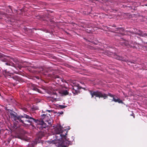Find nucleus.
Masks as SVG:
<instances>
[{"mask_svg":"<svg viewBox=\"0 0 147 147\" xmlns=\"http://www.w3.org/2000/svg\"><path fill=\"white\" fill-rule=\"evenodd\" d=\"M56 139L52 141H47L46 143L55 144L58 147H67L70 143L68 138L66 136L68 130L64 129L61 125L57 126L55 129Z\"/></svg>","mask_w":147,"mask_h":147,"instance_id":"nucleus-1","label":"nucleus"},{"mask_svg":"<svg viewBox=\"0 0 147 147\" xmlns=\"http://www.w3.org/2000/svg\"><path fill=\"white\" fill-rule=\"evenodd\" d=\"M10 114L11 117L15 120V121H17V122H20L24 123V122L21 119L22 118H25L26 119L30 118L34 120L35 122L37 123V127L38 128H41L42 127H45L47 126L46 124L44 123L42 121L35 120L33 118L26 114H24L23 115H21L18 117L16 116L17 114L14 112L13 113L11 112L10 113Z\"/></svg>","mask_w":147,"mask_h":147,"instance_id":"nucleus-2","label":"nucleus"},{"mask_svg":"<svg viewBox=\"0 0 147 147\" xmlns=\"http://www.w3.org/2000/svg\"><path fill=\"white\" fill-rule=\"evenodd\" d=\"M43 119V120H38V121H42L44 123H45L46 125V126L45 127H42L41 128H38L37 127V123H36L32 119H31L30 118H29L28 119H30L31 120H22L24 122V123H24L25 124H27L28 125L29 124H30L32 122V120H33L34 121V122L36 123V127L38 129H39L40 130H41L43 128H45L46 127H47V126H48L49 124H50V123H51V121L50 120H47V116L45 114H43V115L42 116V117Z\"/></svg>","mask_w":147,"mask_h":147,"instance_id":"nucleus-3","label":"nucleus"},{"mask_svg":"<svg viewBox=\"0 0 147 147\" xmlns=\"http://www.w3.org/2000/svg\"><path fill=\"white\" fill-rule=\"evenodd\" d=\"M90 94L91 95L92 97H93L94 96L95 97H98L99 98H103L104 99H105L107 97V95L105 93H103L102 92L99 91L96 92L90 91Z\"/></svg>","mask_w":147,"mask_h":147,"instance_id":"nucleus-4","label":"nucleus"},{"mask_svg":"<svg viewBox=\"0 0 147 147\" xmlns=\"http://www.w3.org/2000/svg\"><path fill=\"white\" fill-rule=\"evenodd\" d=\"M137 31L136 32L139 35L144 37H147V34L144 33L142 31L140 30H137Z\"/></svg>","mask_w":147,"mask_h":147,"instance_id":"nucleus-5","label":"nucleus"},{"mask_svg":"<svg viewBox=\"0 0 147 147\" xmlns=\"http://www.w3.org/2000/svg\"><path fill=\"white\" fill-rule=\"evenodd\" d=\"M113 99L112 100V101H114L115 102H118L119 103H122V100H121L120 99L117 98V99H116L113 96Z\"/></svg>","mask_w":147,"mask_h":147,"instance_id":"nucleus-6","label":"nucleus"},{"mask_svg":"<svg viewBox=\"0 0 147 147\" xmlns=\"http://www.w3.org/2000/svg\"><path fill=\"white\" fill-rule=\"evenodd\" d=\"M79 86L78 85H77L76 86L74 85V86H73L72 88L74 90L73 91V92L75 94V93H74V91L75 92L77 93V91H78V90L79 89Z\"/></svg>","mask_w":147,"mask_h":147,"instance_id":"nucleus-7","label":"nucleus"},{"mask_svg":"<svg viewBox=\"0 0 147 147\" xmlns=\"http://www.w3.org/2000/svg\"><path fill=\"white\" fill-rule=\"evenodd\" d=\"M37 143V142H36L35 141H33L30 144H29L28 145L29 146H30V145H32V146H30V147H34V146Z\"/></svg>","mask_w":147,"mask_h":147,"instance_id":"nucleus-8","label":"nucleus"},{"mask_svg":"<svg viewBox=\"0 0 147 147\" xmlns=\"http://www.w3.org/2000/svg\"><path fill=\"white\" fill-rule=\"evenodd\" d=\"M62 94L64 95L68 94V92L66 90H63L62 91Z\"/></svg>","mask_w":147,"mask_h":147,"instance_id":"nucleus-9","label":"nucleus"},{"mask_svg":"<svg viewBox=\"0 0 147 147\" xmlns=\"http://www.w3.org/2000/svg\"><path fill=\"white\" fill-rule=\"evenodd\" d=\"M55 78L56 79V80H57V81H60V80L61 81H62L61 78H59V76L57 75L55 76Z\"/></svg>","mask_w":147,"mask_h":147,"instance_id":"nucleus-10","label":"nucleus"},{"mask_svg":"<svg viewBox=\"0 0 147 147\" xmlns=\"http://www.w3.org/2000/svg\"><path fill=\"white\" fill-rule=\"evenodd\" d=\"M5 64L7 65H11V66H13V67L15 66V65L13 63H7Z\"/></svg>","mask_w":147,"mask_h":147,"instance_id":"nucleus-11","label":"nucleus"},{"mask_svg":"<svg viewBox=\"0 0 147 147\" xmlns=\"http://www.w3.org/2000/svg\"><path fill=\"white\" fill-rule=\"evenodd\" d=\"M33 90L36 91L39 93H41V91L39 89L36 88H33Z\"/></svg>","mask_w":147,"mask_h":147,"instance_id":"nucleus-12","label":"nucleus"},{"mask_svg":"<svg viewBox=\"0 0 147 147\" xmlns=\"http://www.w3.org/2000/svg\"><path fill=\"white\" fill-rule=\"evenodd\" d=\"M61 109H63L65 108L66 106L64 105H59Z\"/></svg>","mask_w":147,"mask_h":147,"instance_id":"nucleus-13","label":"nucleus"},{"mask_svg":"<svg viewBox=\"0 0 147 147\" xmlns=\"http://www.w3.org/2000/svg\"><path fill=\"white\" fill-rule=\"evenodd\" d=\"M136 45L138 46V47L139 48H140V47H142V45L140 44H136Z\"/></svg>","mask_w":147,"mask_h":147,"instance_id":"nucleus-14","label":"nucleus"},{"mask_svg":"<svg viewBox=\"0 0 147 147\" xmlns=\"http://www.w3.org/2000/svg\"><path fill=\"white\" fill-rule=\"evenodd\" d=\"M130 116H133V118H135V116L134 115V113L132 112H131V114H130Z\"/></svg>","mask_w":147,"mask_h":147,"instance_id":"nucleus-15","label":"nucleus"},{"mask_svg":"<svg viewBox=\"0 0 147 147\" xmlns=\"http://www.w3.org/2000/svg\"><path fill=\"white\" fill-rule=\"evenodd\" d=\"M108 95L109 96H110L111 97H113L114 96L113 95L111 94L110 93H109L108 94Z\"/></svg>","mask_w":147,"mask_h":147,"instance_id":"nucleus-16","label":"nucleus"},{"mask_svg":"<svg viewBox=\"0 0 147 147\" xmlns=\"http://www.w3.org/2000/svg\"><path fill=\"white\" fill-rule=\"evenodd\" d=\"M47 111L49 112H50L51 111H52V110H47Z\"/></svg>","mask_w":147,"mask_h":147,"instance_id":"nucleus-17","label":"nucleus"},{"mask_svg":"<svg viewBox=\"0 0 147 147\" xmlns=\"http://www.w3.org/2000/svg\"><path fill=\"white\" fill-rule=\"evenodd\" d=\"M137 30H136V31H135V34H137L138 35L137 33H136V32L137 31Z\"/></svg>","mask_w":147,"mask_h":147,"instance_id":"nucleus-18","label":"nucleus"},{"mask_svg":"<svg viewBox=\"0 0 147 147\" xmlns=\"http://www.w3.org/2000/svg\"><path fill=\"white\" fill-rule=\"evenodd\" d=\"M49 93L50 94H51L52 93V92H50V93Z\"/></svg>","mask_w":147,"mask_h":147,"instance_id":"nucleus-19","label":"nucleus"},{"mask_svg":"<svg viewBox=\"0 0 147 147\" xmlns=\"http://www.w3.org/2000/svg\"><path fill=\"white\" fill-rule=\"evenodd\" d=\"M144 43H147V42H144Z\"/></svg>","mask_w":147,"mask_h":147,"instance_id":"nucleus-20","label":"nucleus"}]
</instances>
